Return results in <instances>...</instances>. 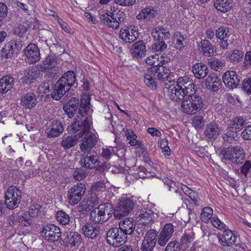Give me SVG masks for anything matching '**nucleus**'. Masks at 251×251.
I'll return each instance as SVG.
<instances>
[{"label": "nucleus", "instance_id": "obj_21", "mask_svg": "<svg viewBox=\"0 0 251 251\" xmlns=\"http://www.w3.org/2000/svg\"><path fill=\"white\" fill-rule=\"evenodd\" d=\"M223 80L225 85L230 89L236 88L239 83V79L234 71L226 72L223 75Z\"/></svg>", "mask_w": 251, "mask_h": 251}, {"label": "nucleus", "instance_id": "obj_63", "mask_svg": "<svg viewBox=\"0 0 251 251\" xmlns=\"http://www.w3.org/2000/svg\"><path fill=\"white\" fill-rule=\"evenodd\" d=\"M204 122L203 117L201 115L195 116L193 120V124L194 126L197 128H201Z\"/></svg>", "mask_w": 251, "mask_h": 251}, {"label": "nucleus", "instance_id": "obj_34", "mask_svg": "<svg viewBox=\"0 0 251 251\" xmlns=\"http://www.w3.org/2000/svg\"><path fill=\"white\" fill-rule=\"evenodd\" d=\"M151 35L155 40H163L170 37V31L163 26H158L151 32Z\"/></svg>", "mask_w": 251, "mask_h": 251}, {"label": "nucleus", "instance_id": "obj_40", "mask_svg": "<svg viewBox=\"0 0 251 251\" xmlns=\"http://www.w3.org/2000/svg\"><path fill=\"white\" fill-rule=\"evenodd\" d=\"M77 139L76 135L67 136L62 139L61 145L64 149H70L76 144Z\"/></svg>", "mask_w": 251, "mask_h": 251}, {"label": "nucleus", "instance_id": "obj_19", "mask_svg": "<svg viewBox=\"0 0 251 251\" xmlns=\"http://www.w3.org/2000/svg\"><path fill=\"white\" fill-rule=\"evenodd\" d=\"M63 242L64 245L69 248L78 246L81 243V235L76 232L70 231L64 234Z\"/></svg>", "mask_w": 251, "mask_h": 251}, {"label": "nucleus", "instance_id": "obj_50", "mask_svg": "<svg viewBox=\"0 0 251 251\" xmlns=\"http://www.w3.org/2000/svg\"><path fill=\"white\" fill-rule=\"evenodd\" d=\"M151 47V50L154 52H161L167 48V45L163 40H157Z\"/></svg>", "mask_w": 251, "mask_h": 251}, {"label": "nucleus", "instance_id": "obj_48", "mask_svg": "<svg viewBox=\"0 0 251 251\" xmlns=\"http://www.w3.org/2000/svg\"><path fill=\"white\" fill-rule=\"evenodd\" d=\"M213 209L211 207H204L201 215V221L205 223H208L213 215Z\"/></svg>", "mask_w": 251, "mask_h": 251}, {"label": "nucleus", "instance_id": "obj_32", "mask_svg": "<svg viewBox=\"0 0 251 251\" xmlns=\"http://www.w3.org/2000/svg\"><path fill=\"white\" fill-rule=\"evenodd\" d=\"M64 128L61 122L59 121H53L50 129L47 132L48 137H55L59 136L63 133Z\"/></svg>", "mask_w": 251, "mask_h": 251}, {"label": "nucleus", "instance_id": "obj_51", "mask_svg": "<svg viewBox=\"0 0 251 251\" xmlns=\"http://www.w3.org/2000/svg\"><path fill=\"white\" fill-rule=\"evenodd\" d=\"M25 20L26 23L25 24L28 28L35 29L39 27V22L35 17H27Z\"/></svg>", "mask_w": 251, "mask_h": 251}, {"label": "nucleus", "instance_id": "obj_23", "mask_svg": "<svg viewBox=\"0 0 251 251\" xmlns=\"http://www.w3.org/2000/svg\"><path fill=\"white\" fill-rule=\"evenodd\" d=\"M119 229L126 234L130 235L135 230V221L132 218H125L121 221L119 224Z\"/></svg>", "mask_w": 251, "mask_h": 251}, {"label": "nucleus", "instance_id": "obj_54", "mask_svg": "<svg viewBox=\"0 0 251 251\" xmlns=\"http://www.w3.org/2000/svg\"><path fill=\"white\" fill-rule=\"evenodd\" d=\"M86 176V172L82 168H77L73 173V177L77 181H80L84 179Z\"/></svg>", "mask_w": 251, "mask_h": 251}, {"label": "nucleus", "instance_id": "obj_11", "mask_svg": "<svg viewBox=\"0 0 251 251\" xmlns=\"http://www.w3.org/2000/svg\"><path fill=\"white\" fill-rule=\"evenodd\" d=\"M41 234L46 240L51 242L59 240L61 235L59 227L53 224H49L44 226Z\"/></svg>", "mask_w": 251, "mask_h": 251}, {"label": "nucleus", "instance_id": "obj_49", "mask_svg": "<svg viewBox=\"0 0 251 251\" xmlns=\"http://www.w3.org/2000/svg\"><path fill=\"white\" fill-rule=\"evenodd\" d=\"M230 147H228L225 149H223L221 151V154L223 156V158L226 160H228L231 161L233 163H239V160L235 159L234 156L232 154L231 151H230Z\"/></svg>", "mask_w": 251, "mask_h": 251}, {"label": "nucleus", "instance_id": "obj_60", "mask_svg": "<svg viewBox=\"0 0 251 251\" xmlns=\"http://www.w3.org/2000/svg\"><path fill=\"white\" fill-rule=\"evenodd\" d=\"M220 79L214 74H210L205 79V83L207 85H211V84H219Z\"/></svg>", "mask_w": 251, "mask_h": 251}, {"label": "nucleus", "instance_id": "obj_3", "mask_svg": "<svg viewBox=\"0 0 251 251\" xmlns=\"http://www.w3.org/2000/svg\"><path fill=\"white\" fill-rule=\"evenodd\" d=\"M90 98L88 94L84 93L82 95L80 99V104L78 109V113L81 115L77 116L75 118V121L71 125L68 126V131L71 133H75L78 132L83 127V123L84 119L82 118L84 117L87 114L90 109Z\"/></svg>", "mask_w": 251, "mask_h": 251}, {"label": "nucleus", "instance_id": "obj_46", "mask_svg": "<svg viewBox=\"0 0 251 251\" xmlns=\"http://www.w3.org/2000/svg\"><path fill=\"white\" fill-rule=\"evenodd\" d=\"M237 136V132L228 127L226 132L224 134L223 138L225 142L231 143L236 140Z\"/></svg>", "mask_w": 251, "mask_h": 251}, {"label": "nucleus", "instance_id": "obj_61", "mask_svg": "<svg viewBox=\"0 0 251 251\" xmlns=\"http://www.w3.org/2000/svg\"><path fill=\"white\" fill-rule=\"evenodd\" d=\"M40 208V204L34 203L30 205L29 210L27 212L32 218H34L37 216Z\"/></svg>", "mask_w": 251, "mask_h": 251}, {"label": "nucleus", "instance_id": "obj_53", "mask_svg": "<svg viewBox=\"0 0 251 251\" xmlns=\"http://www.w3.org/2000/svg\"><path fill=\"white\" fill-rule=\"evenodd\" d=\"M158 14L157 11L152 6L144 8L137 16H154Z\"/></svg>", "mask_w": 251, "mask_h": 251}, {"label": "nucleus", "instance_id": "obj_59", "mask_svg": "<svg viewBox=\"0 0 251 251\" xmlns=\"http://www.w3.org/2000/svg\"><path fill=\"white\" fill-rule=\"evenodd\" d=\"M179 243L176 241L170 242L167 245L164 251H180Z\"/></svg>", "mask_w": 251, "mask_h": 251}, {"label": "nucleus", "instance_id": "obj_25", "mask_svg": "<svg viewBox=\"0 0 251 251\" xmlns=\"http://www.w3.org/2000/svg\"><path fill=\"white\" fill-rule=\"evenodd\" d=\"M84 235L91 239L96 238L100 232V228L99 226H94L89 224L84 225L82 228Z\"/></svg>", "mask_w": 251, "mask_h": 251}, {"label": "nucleus", "instance_id": "obj_6", "mask_svg": "<svg viewBox=\"0 0 251 251\" xmlns=\"http://www.w3.org/2000/svg\"><path fill=\"white\" fill-rule=\"evenodd\" d=\"M203 106L202 98L199 95H190L182 101L181 107L183 111L188 114H194Z\"/></svg>", "mask_w": 251, "mask_h": 251}, {"label": "nucleus", "instance_id": "obj_18", "mask_svg": "<svg viewBox=\"0 0 251 251\" xmlns=\"http://www.w3.org/2000/svg\"><path fill=\"white\" fill-rule=\"evenodd\" d=\"M180 87H182L184 96H190V95H197L196 94L197 87L193 82L187 76L180 77L179 78Z\"/></svg>", "mask_w": 251, "mask_h": 251}, {"label": "nucleus", "instance_id": "obj_22", "mask_svg": "<svg viewBox=\"0 0 251 251\" xmlns=\"http://www.w3.org/2000/svg\"><path fill=\"white\" fill-rule=\"evenodd\" d=\"M99 157L97 155H82L80 160L81 165L84 168L93 169L99 164Z\"/></svg>", "mask_w": 251, "mask_h": 251}, {"label": "nucleus", "instance_id": "obj_5", "mask_svg": "<svg viewBox=\"0 0 251 251\" xmlns=\"http://www.w3.org/2000/svg\"><path fill=\"white\" fill-rule=\"evenodd\" d=\"M112 205L108 203L100 204L90 213V219L95 223H102L112 216Z\"/></svg>", "mask_w": 251, "mask_h": 251}, {"label": "nucleus", "instance_id": "obj_2", "mask_svg": "<svg viewBox=\"0 0 251 251\" xmlns=\"http://www.w3.org/2000/svg\"><path fill=\"white\" fill-rule=\"evenodd\" d=\"M170 71L166 66L156 65L151 67L145 75L144 82L147 86L152 89L156 88V82L155 80H165L170 76Z\"/></svg>", "mask_w": 251, "mask_h": 251}, {"label": "nucleus", "instance_id": "obj_47", "mask_svg": "<svg viewBox=\"0 0 251 251\" xmlns=\"http://www.w3.org/2000/svg\"><path fill=\"white\" fill-rule=\"evenodd\" d=\"M32 217L27 212L23 213L18 218V222L21 226H27L30 225Z\"/></svg>", "mask_w": 251, "mask_h": 251}, {"label": "nucleus", "instance_id": "obj_45", "mask_svg": "<svg viewBox=\"0 0 251 251\" xmlns=\"http://www.w3.org/2000/svg\"><path fill=\"white\" fill-rule=\"evenodd\" d=\"M164 185L168 187V190L170 192L177 193L179 188H181L182 184L179 183L176 184L175 182L167 178L165 179Z\"/></svg>", "mask_w": 251, "mask_h": 251}, {"label": "nucleus", "instance_id": "obj_64", "mask_svg": "<svg viewBox=\"0 0 251 251\" xmlns=\"http://www.w3.org/2000/svg\"><path fill=\"white\" fill-rule=\"evenodd\" d=\"M243 139L251 140V125L246 126L241 134Z\"/></svg>", "mask_w": 251, "mask_h": 251}, {"label": "nucleus", "instance_id": "obj_52", "mask_svg": "<svg viewBox=\"0 0 251 251\" xmlns=\"http://www.w3.org/2000/svg\"><path fill=\"white\" fill-rule=\"evenodd\" d=\"M93 207V206L87 200H83L78 206V211L82 212L89 211Z\"/></svg>", "mask_w": 251, "mask_h": 251}, {"label": "nucleus", "instance_id": "obj_15", "mask_svg": "<svg viewBox=\"0 0 251 251\" xmlns=\"http://www.w3.org/2000/svg\"><path fill=\"white\" fill-rule=\"evenodd\" d=\"M174 232V226L171 223L166 224L159 234L158 244L162 247L165 246L172 236Z\"/></svg>", "mask_w": 251, "mask_h": 251}, {"label": "nucleus", "instance_id": "obj_20", "mask_svg": "<svg viewBox=\"0 0 251 251\" xmlns=\"http://www.w3.org/2000/svg\"><path fill=\"white\" fill-rule=\"evenodd\" d=\"M76 80L75 73L72 71H69L64 73L57 82L66 88V90H70L71 88L76 83Z\"/></svg>", "mask_w": 251, "mask_h": 251}, {"label": "nucleus", "instance_id": "obj_10", "mask_svg": "<svg viewBox=\"0 0 251 251\" xmlns=\"http://www.w3.org/2000/svg\"><path fill=\"white\" fill-rule=\"evenodd\" d=\"M134 207V203L132 200L128 198H122L115 209V217L120 219L121 217L127 215Z\"/></svg>", "mask_w": 251, "mask_h": 251}, {"label": "nucleus", "instance_id": "obj_56", "mask_svg": "<svg viewBox=\"0 0 251 251\" xmlns=\"http://www.w3.org/2000/svg\"><path fill=\"white\" fill-rule=\"evenodd\" d=\"M105 190L106 186L104 183L100 181L94 183L92 187V190L95 193L103 192Z\"/></svg>", "mask_w": 251, "mask_h": 251}, {"label": "nucleus", "instance_id": "obj_57", "mask_svg": "<svg viewBox=\"0 0 251 251\" xmlns=\"http://www.w3.org/2000/svg\"><path fill=\"white\" fill-rule=\"evenodd\" d=\"M209 65L212 69L214 70H218V69L223 66V62L218 58H212L209 60L208 62Z\"/></svg>", "mask_w": 251, "mask_h": 251}, {"label": "nucleus", "instance_id": "obj_12", "mask_svg": "<svg viewBox=\"0 0 251 251\" xmlns=\"http://www.w3.org/2000/svg\"><path fill=\"white\" fill-rule=\"evenodd\" d=\"M136 220L144 225L153 223L157 218V215L148 208H143L137 211L135 214Z\"/></svg>", "mask_w": 251, "mask_h": 251}, {"label": "nucleus", "instance_id": "obj_1", "mask_svg": "<svg viewBox=\"0 0 251 251\" xmlns=\"http://www.w3.org/2000/svg\"><path fill=\"white\" fill-rule=\"evenodd\" d=\"M91 125V118H84L82 130L78 134V137L82 138L79 144L80 149L84 153H89L92 149L96 145L98 140L97 135L90 131Z\"/></svg>", "mask_w": 251, "mask_h": 251}, {"label": "nucleus", "instance_id": "obj_16", "mask_svg": "<svg viewBox=\"0 0 251 251\" xmlns=\"http://www.w3.org/2000/svg\"><path fill=\"white\" fill-rule=\"evenodd\" d=\"M24 53L26 57V62L29 64L34 63L40 59L39 49L35 44H29L25 48Z\"/></svg>", "mask_w": 251, "mask_h": 251}, {"label": "nucleus", "instance_id": "obj_43", "mask_svg": "<svg viewBox=\"0 0 251 251\" xmlns=\"http://www.w3.org/2000/svg\"><path fill=\"white\" fill-rule=\"evenodd\" d=\"M56 219L57 221L62 225L69 224L70 221V217L66 212L59 210L56 214Z\"/></svg>", "mask_w": 251, "mask_h": 251}, {"label": "nucleus", "instance_id": "obj_4", "mask_svg": "<svg viewBox=\"0 0 251 251\" xmlns=\"http://www.w3.org/2000/svg\"><path fill=\"white\" fill-rule=\"evenodd\" d=\"M212 225L220 230H224L221 237L220 234H217V238L220 244L224 247L234 245L236 241V236L232 231L226 228V225L218 218L213 217L211 220Z\"/></svg>", "mask_w": 251, "mask_h": 251}, {"label": "nucleus", "instance_id": "obj_28", "mask_svg": "<svg viewBox=\"0 0 251 251\" xmlns=\"http://www.w3.org/2000/svg\"><path fill=\"white\" fill-rule=\"evenodd\" d=\"M14 84V79L10 75H5L0 79V93L5 94Z\"/></svg>", "mask_w": 251, "mask_h": 251}, {"label": "nucleus", "instance_id": "obj_24", "mask_svg": "<svg viewBox=\"0 0 251 251\" xmlns=\"http://www.w3.org/2000/svg\"><path fill=\"white\" fill-rule=\"evenodd\" d=\"M199 50L202 54L206 57H211L214 55V47L210 42L205 39L202 40L199 45Z\"/></svg>", "mask_w": 251, "mask_h": 251}, {"label": "nucleus", "instance_id": "obj_26", "mask_svg": "<svg viewBox=\"0 0 251 251\" xmlns=\"http://www.w3.org/2000/svg\"><path fill=\"white\" fill-rule=\"evenodd\" d=\"M78 102L79 100L77 99L72 98L64 105L63 109L69 118H72L75 114L78 108Z\"/></svg>", "mask_w": 251, "mask_h": 251}, {"label": "nucleus", "instance_id": "obj_41", "mask_svg": "<svg viewBox=\"0 0 251 251\" xmlns=\"http://www.w3.org/2000/svg\"><path fill=\"white\" fill-rule=\"evenodd\" d=\"M246 125V120L241 117H234L229 125V129H231L236 132L241 130Z\"/></svg>", "mask_w": 251, "mask_h": 251}, {"label": "nucleus", "instance_id": "obj_62", "mask_svg": "<svg viewBox=\"0 0 251 251\" xmlns=\"http://www.w3.org/2000/svg\"><path fill=\"white\" fill-rule=\"evenodd\" d=\"M242 88L247 93L251 94V77L243 80Z\"/></svg>", "mask_w": 251, "mask_h": 251}, {"label": "nucleus", "instance_id": "obj_29", "mask_svg": "<svg viewBox=\"0 0 251 251\" xmlns=\"http://www.w3.org/2000/svg\"><path fill=\"white\" fill-rule=\"evenodd\" d=\"M221 132L219 125L216 122H212L208 124L204 131L206 137L209 138H217Z\"/></svg>", "mask_w": 251, "mask_h": 251}, {"label": "nucleus", "instance_id": "obj_17", "mask_svg": "<svg viewBox=\"0 0 251 251\" xmlns=\"http://www.w3.org/2000/svg\"><path fill=\"white\" fill-rule=\"evenodd\" d=\"M119 36L123 41L126 43L133 42L138 36V29L134 26L122 29Z\"/></svg>", "mask_w": 251, "mask_h": 251}, {"label": "nucleus", "instance_id": "obj_42", "mask_svg": "<svg viewBox=\"0 0 251 251\" xmlns=\"http://www.w3.org/2000/svg\"><path fill=\"white\" fill-rule=\"evenodd\" d=\"M230 151H231L235 159L239 160V163H242L244 158L243 148L240 146H230Z\"/></svg>", "mask_w": 251, "mask_h": 251}, {"label": "nucleus", "instance_id": "obj_31", "mask_svg": "<svg viewBox=\"0 0 251 251\" xmlns=\"http://www.w3.org/2000/svg\"><path fill=\"white\" fill-rule=\"evenodd\" d=\"M192 71L196 78L202 79L207 75L208 68L205 64L201 62L196 63L193 66Z\"/></svg>", "mask_w": 251, "mask_h": 251}, {"label": "nucleus", "instance_id": "obj_8", "mask_svg": "<svg viewBox=\"0 0 251 251\" xmlns=\"http://www.w3.org/2000/svg\"><path fill=\"white\" fill-rule=\"evenodd\" d=\"M86 190L85 184L78 183L69 189L67 193L68 202L71 205H75L81 200Z\"/></svg>", "mask_w": 251, "mask_h": 251}, {"label": "nucleus", "instance_id": "obj_27", "mask_svg": "<svg viewBox=\"0 0 251 251\" xmlns=\"http://www.w3.org/2000/svg\"><path fill=\"white\" fill-rule=\"evenodd\" d=\"M21 101L23 106L25 108L31 109L36 106L37 98L34 94L28 93L22 96Z\"/></svg>", "mask_w": 251, "mask_h": 251}, {"label": "nucleus", "instance_id": "obj_55", "mask_svg": "<svg viewBox=\"0 0 251 251\" xmlns=\"http://www.w3.org/2000/svg\"><path fill=\"white\" fill-rule=\"evenodd\" d=\"M228 33V29L225 26L219 27L216 32V36L220 40H223L227 36Z\"/></svg>", "mask_w": 251, "mask_h": 251}, {"label": "nucleus", "instance_id": "obj_7", "mask_svg": "<svg viewBox=\"0 0 251 251\" xmlns=\"http://www.w3.org/2000/svg\"><path fill=\"white\" fill-rule=\"evenodd\" d=\"M4 199L7 208L13 209L16 208L21 201V191L17 187L11 186L5 192Z\"/></svg>", "mask_w": 251, "mask_h": 251}, {"label": "nucleus", "instance_id": "obj_58", "mask_svg": "<svg viewBox=\"0 0 251 251\" xmlns=\"http://www.w3.org/2000/svg\"><path fill=\"white\" fill-rule=\"evenodd\" d=\"M155 244L154 242H150L147 240L144 239L141 246V250L142 251H151L153 249Z\"/></svg>", "mask_w": 251, "mask_h": 251}, {"label": "nucleus", "instance_id": "obj_37", "mask_svg": "<svg viewBox=\"0 0 251 251\" xmlns=\"http://www.w3.org/2000/svg\"><path fill=\"white\" fill-rule=\"evenodd\" d=\"M69 90H66V88L62 84L56 82L54 86L53 91L51 93V97L53 99L59 100Z\"/></svg>", "mask_w": 251, "mask_h": 251}, {"label": "nucleus", "instance_id": "obj_44", "mask_svg": "<svg viewBox=\"0 0 251 251\" xmlns=\"http://www.w3.org/2000/svg\"><path fill=\"white\" fill-rule=\"evenodd\" d=\"M243 56V52L238 50H231L228 53L230 61L234 63L239 62Z\"/></svg>", "mask_w": 251, "mask_h": 251}, {"label": "nucleus", "instance_id": "obj_39", "mask_svg": "<svg viewBox=\"0 0 251 251\" xmlns=\"http://www.w3.org/2000/svg\"><path fill=\"white\" fill-rule=\"evenodd\" d=\"M100 21L106 26L113 29H117L120 25L121 17H119L118 20L114 17H98Z\"/></svg>", "mask_w": 251, "mask_h": 251}, {"label": "nucleus", "instance_id": "obj_33", "mask_svg": "<svg viewBox=\"0 0 251 251\" xmlns=\"http://www.w3.org/2000/svg\"><path fill=\"white\" fill-rule=\"evenodd\" d=\"M39 72L34 68L26 69L22 78V81L24 83L29 85L33 83L38 77Z\"/></svg>", "mask_w": 251, "mask_h": 251}, {"label": "nucleus", "instance_id": "obj_14", "mask_svg": "<svg viewBox=\"0 0 251 251\" xmlns=\"http://www.w3.org/2000/svg\"><path fill=\"white\" fill-rule=\"evenodd\" d=\"M180 82L178 79L176 83L175 82L173 84H169L168 88V95L172 100L178 101L184 99L185 96L182 87H180Z\"/></svg>", "mask_w": 251, "mask_h": 251}, {"label": "nucleus", "instance_id": "obj_30", "mask_svg": "<svg viewBox=\"0 0 251 251\" xmlns=\"http://www.w3.org/2000/svg\"><path fill=\"white\" fill-rule=\"evenodd\" d=\"M131 50V54L134 57L137 59L140 58L144 55L146 51L145 44L143 41H137L132 45Z\"/></svg>", "mask_w": 251, "mask_h": 251}, {"label": "nucleus", "instance_id": "obj_9", "mask_svg": "<svg viewBox=\"0 0 251 251\" xmlns=\"http://www.w3.org/2000/svg\"><path fill=\"white\" fill-rule=\"evenodd\" d=\"M127 236L118 228H112L107 233V242L114 247H119L124 244Z\"/></svg>", "mask_w": 251, "mask_h": 251}, {"label": "nucleus", "instance_id": "obj_38", "mask_svg": "<svg viewBox=\"0 0 251 251\" xmlns=\"http://www.w3.org/2000/svg\"><path fill=\"white\" fill-rule=\"evenodd\" d=\"M214 6L222 13L229 11L232 7V4L228 0H215Z\"/></svg>", "mask_w": 251, "mask_h": 251}, {"label": "nucleus", "instance_id": "obj_13", "mask_svg": "<svg viewBox=\"0 0 251 251\" xmlns=\"http://www.w3.org/2000/svg\"><path fill=\"white\" fill-rule=\"evenodd\" d=\"M22 48L21 42L17 40L10 41L1 50V55L6 58H11Z\"/></svg>", "mask_w": 251, "mask_h": 251}, {"label": "nucleus", "instance_id": "obj_36", "mask_svg": "<svg viewBox=\"0 0 251 251\" xmlns=\"http://www.w3.org/2000/svg\"><path fill=\"white\" fill-rule=\"evenodd\" d=\"M57 63L55 56L48 55L41 65V68L43 71L49 72L56 67Z\"/></svg>", "mask_w": 251, "mask_h": 251}, {"label": "nucleus", "instance_id": "obj_35", "mask_svg": "<svg viewBox=\"0 0 251 251\" xmlns=\"http://www.w3.org/2000/svg\"><path fill=\"white\" fill-rule=\"evenodd\" d=\"M186 39V38L184 37L180 32H175L173 35L172 41L174 47L178 50H182L186 46L185 42Z\"/></svg>", "mask_w": 251, "mask_h": 251}]
</instances>
